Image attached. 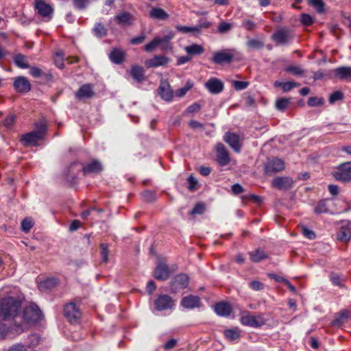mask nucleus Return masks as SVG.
<instances>
[{
    "label": "nucleus",
    "mask_w": 351,
    "mask_h": 351,
    "mask_svg": "<svg viewBox=\"0 0 351 351\" xmlns=\"http://www.w3.org/2000/svg\"><path fill=\"white\" fill-rule=\"evenodd\" d=\"M333 176L336 180L348 183L351 182V161L339 165Z\"/></svg>",
    "instance_id": "7"
},
{
    "label": "nucleus",
    "mask_w": 351,
    "mask_h": 351,
    "mask_svg": "<svg viewBox=\"0 0 351 351\" xmlns=\"http://www.w3.org/2000/svg\"><path fill=\"white\" fill-rule=\"evenodd\" d=\"M307 104L311 107L320 106L324 104V99L322 97H311L308 98Z\"/></svg>",
    "instance_id": "52"
},
{
    "label": "nucleus",
    "mask_w": 351,
    "mask_h": 351,
    "mask_svg": "<svg viewBox=\"0 0 351 351\" xmlns=\"http://www.w3.org/2000/svg\"><path fill=\"white\" fill-rule=\"evenodd\" d=\"M92 32L97 38H101L107 36L108 29L102 23H96L92 29Z\"/></svg>",
    "instance_id": "32"
},
{
    "label": "nucleus",
    "mask_w": 351,
    "mask_h": 351,
    "mask_svg": "<svg viewBox=\"0 0 351 351\" xmlns=\"http://www.w3.org/2000/svg\"><path fill=\"white\" fill-rule=\"evenodd\" d=\"M29 73L33 77L39 78V77H43V72L40 68H38L37 66H29Z\"/></svg>",
    "instance_id": "60"
},
{
    "label": "nucleus",
    "mask_w": 351,
    "mask_h": 351,
    "mask_svg": "<svg viewBox=\"0 0 351 351\" xmlns=\"http://www.w3.org/2000/svg\"><path fill=\"white\" fill-rule=\"evenodd\" d=\"M285 71L287 73H291L295 75H300L303 73V71L298 66H289L285 68Z\"/></svg>",
    "instance_id": "62"
},
{
    "label": "nucleus",
    "mask_w": 351,
    "mask_h": 351,
    "mask_svg": "<svg viewBox=\"0 0 351 351\" xmlns=\"http://www.w3.org/2000/svg\"><path fill=\"white\" fill-rule=\"evenodd\" d=\"M149 15L151 18L158 20H166L169 18L168 13L160 8H152Z\"/></svg>",
    "instance_id": "31"
},
{
    "label": "nucleus",
    "mask_w": 351,
    "mask_h": 351,
    "mask_svg": "<svg viewBox=\"0 0 351 351\" xmlns=\"http://www.w3.org/2000/svg\"><path fill=\"white\" fill-rule=\"evenodd\" d=\"M35 127L36 130H35L34 131L36 132H39V136L41 137V138H43L47 130L46 123L44 121H40L35 124Z\"/></svg>",
    "instance_id": "50"
},
{
    "label": "nucleus",
    "mask_w": 351,
    "mask_h": 351,
    "mask_svg": "<svg viewBox=\"0 0 351 351\" xmlns=\"http://www.w3.org/2000/svg\"><path fill=\"white\" fill-rule=\"evenodd\" d=\"M155 308L157 311H166L174 306V302L168 295H160L154 301Z\"/></svg>",
    "instance_id": "15"
},
{
    "label": "nucleus",
    "mask_w": 351,
    "mask_h": 351,
    "mask_svg": "<svg viewBox=\"0 0 351 351\" xmlns=\"http://www.w3.org/2000/svg\"><path fill=\"white\" fill-rule=\"evenodd\" d=\"M158 46V41L157 40L156 37H155L151 42L144 46V50L147 52H152Z\"/></svg>",
    "instance_id": "57"
},
{
    "label": "nucleus",
    "mask_w": 351,
    "mask_h": 351,
    "mask_svg": "<svg viewBox=\"0 0 351 351\" xmlns=\"http://www.w3.org/2000/svg\"><path fill=\"white\" fill-rule=\"evenodd\" d=\"M22 300L19 296H0V339L5 338L8 332L24 331V324L19 322Z\"/></svg>",
    "instance_id": "1"
},
{
    "label": "nucleus",
    "mask_w": 351,
    "mask_h": 351,
    "mask_svg": "<svg viewBox=\"0 0 351 351\" xmlns=\"http://www.w3.org/2000/svg\"><path fill=\"white\" fill-rule=\"evenodd\" d=\"M43 317V314L39 308L35 304H29L21 313V318H19V322L24 324V330L28 324H32L40 321Z\"/></svg>",
    "instance_id": "2"
},
{
    "label": "nucleus",
    "mask_w": 351,
    "mask_h": 351,
    "mask_svg": "<svg viewBox=\"0 0 351 351\" xmlns=\"http://www.w3.org/2000/svg\"><path fill=\"white\" fill-rule=\"evenodd\" d=\"M274 85L276 86H280L284 92H288L293 89L294 87L299 86V84L294 82H276Z\"/></svg>",
    "instance_id": "44"
},
{
    "label": "nucleus",
    "mask_w": 351,
    "mask_h": 351,
    "mask_svg": "<svg viewBox=\"0 0 351 351\" xmlns=\"http://www.w3.org/2000/svg\"><path fill=\"white\" fill-rule=\"evenodd\" d=\"M34 9L44 21L49 22L52 19L54 9L51 4L46 3L44 0H35Z\"/></svg>",
    "instance_id": "4"
},
{
    "label": "nucleus",
    "mask_w": 351,
    "mask_h": 351,
    "mask_svg": "<svg viewBox=\"0 0 351 351\" xmlns=\"http://www.w3.org/2000/svg\"><path fill=\"white\" fill-rule=\"evenodd\" d=\"M234 58L233 50L231 49H226L214 52L211 58V61L215 64L222 65L231 63Z\"/></svg>",
    "instance_id": "8"
},
{
    "label": "nucleus",
    "mask_w": 351,
    "mask_h": 351,
    "mask_svg": "<svg viewBox=\"0 0 351 351\" xmlns=\"http://www.w3.org/2000/svg\"><path fill=\"white\" fill-rule=\"evenodd\" d=\"M193 86L194 82L191 80H188L183 87L178 88L176 91V96L178 97H184L186 93L193 87Z\"/></svg>",
    "instance_id": "35"
},
{
    "label": "nucleus",
    "mask_w": 351,
    "mask_h": 351,
    "mask_svg": "<svg viewBox=\"0 0 351 351\" xmlns=\"http://www.w3.org/2000/svg\"><path fill=\"white\" fill-rule=\"evenodd\" d=\"M205 88L208 91L213 95H217L224 90L223 82L217 77H210L204 84Z\"/></svg>",
    "instance_id": "12"
},
{
    "label": "nucleus",
    "mask_w": 351,
    "mask_h": 351,
    "mask_svg": "<svg viewBox=\"0 0 351 351\" xmlns=\"http://www.w3.org/2000/svg\"><path fill=\"white\" fill-rule=\"evenodd\" d=\"M290 104V99L288 98L280 97L276 101V108L280 112H285Z\"/></svg>",
    "instance_id": "42"
},
{
    "label": "nucleus",
    "mask_w": 351,
    "mask_h": 351,
    "mask_svg": "<svg viewBox=\"0 0 351 351\" xmlns=\"http://www.w3.org/2000/svg\"><path fill=\"white\" fill-rule=\"evenodd\" d=\"M13 62L14 64L20 69H24L29 68V64H28L27 58L21 53L14 55L13 57Z\"/></svg>",
    "instance_id": "33"
},
{
    "label": "nucleus",
    "mask_w": 351,
    "mask_h": 351,
    "mask_svg": "<svg viewBox=\"0 0 351 351\" xmlns=\"http://www.w3.org/2000/svg\"><path fill=\"white\" fill-rule=\"evenodd\" d=\"M246 45L252 49H260L263 47L264 43L259 39L251 38L247 41Z\"/></svg>",
    "instance_id": "45"
},
{
    "label": "nucleus",
    "mask_w": 351,
    "mask_h": 351,
    "mask_svg": "<svg viewBox=\"0 0 351 351\" xmlns=\"http://www.w3.org/2000/svg\"><path fill=\"white\" fill-rule=\"evenodd\" d=\"M205 211V206L203 203L199 202L195 205L193 208L190 211L191 215L202 214Z\"/></svg>",
    "instance_id": "59"
},
{
    "label": "nucleus",
    "mask_w": 351,
    "mask_h": 351,
    "mask_svg": "<svg viewBox=\"0 0 351 351\" xmlns=\"http://www.w3.org/2000/svg\"><path fill=\"white\" fill-rule=\"evenodd\" d=\"M224 141L227 143L236 152H240L241 143L239 136L232 132H226L224 136Z\"/></svg>",
    "instance_id": "23"
},
{
    "label": "nucleus",
    "mask_w": 351,
    "mask_h": 351,
    "mask_svg": "<svg viewBox=\"0 0 351 351\" xmlns=\"http://www.w3.org/2000/svg\"><path fill=\"white\" fill-rule=\"evenodd\" d=\"M201 304L200 299L197 296L189 295L184 297L181 301V305L188 309L199 307Z\"/></svg>",
    "instance_id": "26"
},
{
    "label": "nucleus",
    "mask_w": 351,
    "mask_h": 351,
    "mask_svg": "<svg viewBox=\"0 0 351 351\" xmlns=\"http://www.w3.org/2000/svg\"><path fill=\"white\" fill-rule=\"evenodd\" d=\"M93 88L94 85L92 84H83L75 93V97L80 100L92 98L95 95Z\"/></svg>",
    "instance_id": "21"
},
{
    "label": "nucleus",
    "mask_w": 351,
    "mask_h": 351,
    "mask_svg": "<svg viewBox=\"0 0 351 351\" xmlns=\"http://www.w3.org/2000/svg\"><path fill=\"white\" fill-rule=\"evenodd\" d=\"M189 285V277L184 274L176 276L171 282V289L173 292L186 288Z\"/></svg>",
    "instance_id": "18"
},
{
    "label": "nucleus",
    "mask_w": 351,
    "mask_h": 351,
    "mask_svg": "<svg viewBox=\"0 0 351 351\" xmlns=\"http://www.w3.org/2000/svg\"><path fill=\"white\" fill-rule=\"evenodd\" d=\"M328 199H322L319 201L314 208V211L317 214L327 213L329 211L327 204Z\"/></svg>",
    "instance_id": "38"
},
{
    "label": "nucleus",
    "mask_w": 351,
    "mask_h": 351,
    "mask_svg": "<svg viewBox=\"0 0 351 351\" xmlns=\"http://www.w3.org/2000/svg\"><path fill=\"white\" fill-rule=\"evenodd\" d=\"M301 230H302V233L306 238H307L310 240H313L316 238L315 233L312 230L307 228L306 226H302Z\"/></svg>",
    "instance_id": "55"
},
{
    "label": "nucleus",
    "mask_w": 351,
    "mask_h": 351,
    "mask_svg": "<svg viewBox=\"0 0 351 351\" xmlns=\"http://www.w3.org/2000/svg\"><path fill=\"white\" fill-rule=\"evenodd\" d=\"M250 256L252 261L255 263L260 262L267 257L266 253L260 249L251 252Z\"/></svg>",
    "instance_id": "36"
},
{
    "label": "nucleus",
    "mask_w": 351,
    "mask_h": 351,
    "mask_svg": "<svg viewBox=\"0 0 351 351\" xmlns=\"http://www.w3.org/2000/svg\"><path fill=\"white\" fill-rule=\"evenodd\" d=\"M54 63L57 67L59 69H64V53L62 51H60L56 53V58L54 59Z\"/></svg>",
    "instance_id": "54"
},
{
    "label": "nucleus",
    "mask_w": 351,
    "mask_h": 351,
    "mask_svg": "<svg viewBox=\"0 0 351 351\" xmlns=\"http://www.w3.org/2000/svg\"><path fill=\"white\" fill-rule=\"evenodd\" d=\"M132 78L137 82H141L145 80V70L143 67L138 65H134L130 71Z\"/></svg>",
    "instance_id": "30"
},
{
    "label": "nucleus",
    "mask_w": 351,
    "mask_h": 351,
    "mask_svg": "<svg viewBox=\"0 0 351 351\" xmlns=\"http://www.w3.org/2000/svg\"><path fill=\"white\" fill-rule=\"evenodd\" d=\"M170 276L168 266L164 263H158L154 271V277L159 280H166Z\"/></svg>",
    "instance_id": "24"
},
{
    "label": "nucleus",
    "mask_w": 351,
    "mask_h": 351,
    "mask_svg": "<svg viewBox=\"0 0 351 351\" xmlns=\"http://www.w3.org/2000/svg\"><path fill=\"white\" fill-rule=\"evenodd\" d=\"M241 322L244 326L257 328L265 325L267 319L262 315H252L247 314L241 317Z\"/></svg>",
    "instance_id": "10"
},
{
    "label": "nucleus",
    "mask_w": 351,
    "mask_h": 351,
    "mask_svg": "<svg viewBox=\"0 0 351 351\" xmlns=\"http://www.w3.org/2000/svg\"><path fill=\"white\" fill-rule=\"evenodd\" d=\"M343 99V94L340 90H336L330 95L328 101L330 104H334L337 101H341Z\"/></svg>",
    "instance_id": "51"
},
{
    "label": "nucleus",
    "mask_w": 351,
    "mask_h": 351,
    "mask_svg": "<svg viewBox=\"0 0 351 351\" xmlns=\"http://www.w3.org/2000/svg\"><path fill=\"white\" fill-rule=\"evenodd\" d=\"M335 77L341 80L351 81V67L350 66H339L332 71Z\"/></svg>",
    "instance_id": "27"
},
{
    "label": "nucleus",
    "mask_w": 351,
    "mask_h": 351,
    "mask_svg": "<svg viewBox=\"0 0 351 351\" xmlns=\"http://www.w3.org/2000/svg\"><path fill=\"white\" fill-rule=\"evenodd\" d=\"M271 38L276 45H285L292 43L293 36L287 28L280 27L272 34Z\"/></svg>",
    "instance_id": "5"
},
{
    "label": "nucleus",
    "mask_w": 351,
    "mask_h": 351,
    "mask_svg": "<svg viewBox=\"0 0 351 351\" xmlns=\"http://www.w3.org/2000/svg\"><path fill=\"white\" fill-rule=\"evenodd\" d=\"M72 3L75 9L84 10L87 8L90 1L89 0H72Z\"/></svg>",
    "instance_id": "48"
},
{
    "label": "nucleus",
    "mask_w": 351,
    "mask_h": 351,
    "mask_svg": "<svg viewBox=\"0 0 351 351\" xmlns=\"http://www.w3.org/2000/svg\"><path fill=\"white\" fill-rule=\"evenodd\" d=\"M126 53L125 51L120 48H113L110 53L108 58L110 60L115 64H121L125 61Z\"/></svg>",
    "instance_id": "22"
},
{
    "label": "nucleus",
    "mask_w": 351,
    "mask_h": 351,
    "mask_svg": "<svg viewBox=\"0 0 351 351\" xmlns=\"http://www.w3.org/2000/svg\"><path fill=\"white\" fill-rule=\"evenodd\" d=\"M144 201L147 202H154L156 200V193L152 190H145L141 193Z\"/></svg>",
    "instance_id": "47"
},
{
    "label": "nucleus",
    "mask_w": 351,
    "mask_h": 351,
    "mask_svg": "<svg viewBox=\"0 0 351 351\" xmlns=\"http://www.w3.org/2000/svg\"><path fill=\"white\" fill-rule=\"evenodd\" d=\"M134 16L128 11H122L114 17V21L121 27H130L134 23Z\"/></svg>",
    "instance_id": "13"
},
{
    "label": "nucleus",
    "mask_w": 351,
    "mask_h": 351,
    "mask_svg": "<svg viewBox=\"0 0 351 351\" xmlns=\"http://www.w3.org/2000/svg\"><path fill=\"white\" fill-rule=\"evenodd\" d=\"M232 28V24L225 21L219 22L217 26V32L224 34L229 32Z\"/></svg>",
    "instance_id": "43"
},
{
    "label": "nucleus",
    "mask_w": 351,
    "mask_h": 351,
    "mask_svg": "<svg viewBox=\"0 0 351 351\" xmlns=\"http://www.w3.org/2000/svg\"><path fill=\"white\" fill-rule=\"evenodd\" d=\"M174 36V32L169 31L168 34L165 35L163 37H156L159 46L162 45L163 48H167V45H169L170 40L173 39Z\"/></svg>",
    "instance_id": "39"
},
{
    "label": "nucleus",
    "mask_w": 351,
    "mask_h": 351,
    "mask_svg": "<svg viewBox=\"0 0 351 351\" xmlns=\"http://www.w3.org/2000/svg\"><path fill=\"white\" fill-rule=\"evenodd\" d=\"M224 336L229 341H234L239 338V332L235 330L228 329L224 330Z\"/></svg>",
    "instance_id": "49"
},
{
    "label": "nucleus",
    "mask_w": 351,
    "mask_h": 351,
    "mask_svg": "<svg viewBox=\"0 0 351 351\" xmlns=\"http://www.w3.org/2000/svg\"><path fill=\"white\" fill-rule=\"evenodd\" d=\"M108 245L106 243L101 244V256L102 258V261L104 263H107L108 261Z\"/></svg>",
    "instance_id": "56"
},
{
    "label": "nucleus",
    "mask_w": 351,
    "mask_h": 351,
    "mask_svg": "<svg viewBox=\"0 0 351 351\" xmlns=\"http://www.w3.org/2000/svg\"><path fill=\"white\" fill-rule=\"evenodd\" d=\"M232 85L237 90H241L247 88L249 82L245 81L234 80L232 82Z\"/></svg>",
    "instance_id": "61"
},
{
    "label": "nucleus",
    "mask_w": 351,
    "mask_h": 351,
    "mask_svg": "<svg viewBox=\"0 0 351 351\" xmlns=\"http://www.w3.org/2000/svg\"><path fill=\"white\" fill-rule=\"evenodd\" d=\"M184 50L189 56H199L204 52V47L198 44H192L186 46Z\"/></svg>",
    "instance_id": "34"
},
{
    "label": "nucleus",
    "mask_w": 351,
    "mask_h": 351,
    "mask_svg": "<svg viewBox=\"0 0 351 351\" xmlns=\"http://www.w3.org/2000/svg\"><path fill=\"white\" fill-rule=\"evenodd\" d=\"M16 117L15 115L10 114L7 116L3 121V124L6 128H10L14 121H15Z\"/></svg>",
    "instance_id": "63"
},
{
    "label": "nucleus",
    "mask_w": 351,
    "mask_h": 351,
    "mask_svg": "<svg viewBox=\"0 0 351 351\" xmlns=\"http://www.w3.org/2000/svg\"><path fill=\"white\" fill-rule=\"evenodd\" d=\"M308 4L319 14L325 12V3L322 0H308Z\"/></svg>",
    "instance_id": "40"
},
{
    "label": "nucleus",
    "mask_w": 351,
    "mask_h": 351,
    "mask_svg": "<svg viewBox=\"0 0 351 351\" xmlns=\"http://www.w3.org/2000/svg\"><path fill=\"white\" fill-rule=\"evenodd\" d=\"M158 93L162 99L170 102L173 99V91L167 82H162L158 88Z\"/></svg>",
    "instance_id": "19"
},
{
    "label": "nucleus",
    "mask_w": 351,
    "mask_h": 351,
    "mask_svg": "<svg viewBox=\"0 0 351 351\" xmlns=\"http://www.w3.org/2000/svg\"><path fill=\"white\" fill-rule=\"evenodd\" d=\"M294 181L290 177L278 176L271 181V186L280 191H287L293 187Z\"/></svg>",
    "instance_id": "11"
},
{
    "label": "nucleus",
    "mask_w": 351,
    "mask_h": 351,
    "mask_svg": "<svg viewBox=\"0 0 351 351\" xmlns=\"http://www.w3.org/2000/svg\"><path fill=\"white\" fill-rule=\"evenodd\" d=\"M197 25L201 29L203 30L210 28L212 24L207 19L201 18L198 20Z\"/></svg>",
    "instance_id": "64"
},
{
    "label": "nucleus",
    "mask_w": 351,
    "mask_h": 351,
    "mask_svg": "<svg viewBox=\"0 0 351 351\" xmlns=\"http://www.w3.org/2000/svg\"><path fill=\"white\" fill-rule=\"evenodd\" d=\"M215 311L220 316H228L232 311L231 306L228 302H221L215 306Z\"/></svg>",
    "instance_id": "29"
},
{
    "label": "nucleus",
    "mask_w": 351,
    "mask_h": 351,
    "mask_svg": "<svg viewBox=\"0 0 351 351\" xmlns=\"http://www.w3.org/2000/svg\"><path fill=\"white\" fill-rule=\"evenodd\" d=\"M169 62V58L162 55H156L152 59L147 60L145 65L147 68H156L165 66Z\"/></svg>",
    "instance_id": "25"
},
{
    "label": "nucleus",
    "mask_w": 351,
    "mask_h": 351,
    "mask_svg": "<svg viewBox=\"0 0 351 351\" xmlns=\"http://www.w3.org/2000/svg\"><path fill=\"white\" fill-rule=\"evenodd\" d=\"M216 160L218 164L221 167L228 165L230 161V158L228 152L224 145L219 143L216 146Z\"/></svg>",
    "instance_id": "16"
},
{
    "label": "nucleus",
    "mask_w": 351,
    "mask_h": 351,
    "mask_svg": "<svg viewBox=\"0 0 351 351\" xmlns=\"http://www.w3.org/2000/svg\"><path fill=\"white\" fill-rule=\"evenodd\" d=\"M187 182H188L187 188L189 191H193L197 189L198 186H199L198 181L192 175L189 176V178H187Z\"/></svg>",
    "instance_id": "53"
},
{
    "label": "nucleus",
    "mask_w": 351,
    "mask_h": 351,
    "mask_svg": "<svg viewBox=\"0 0 351 351\" xmlns=\"http://www.w3.org/2000/svg\"><path fill=\"white\" fill-rule=\"evenodd\" d=\"M102 210L101 209H96L95 208H90L85 210L81 213V217L84 219L88 217L91 218L100 217L99 214Z\"/></svg>",
    "instance_id": "37"
},
{
    "label": "nucleus",
    "mask_w": 351,
    "mask_h": 351,
    "mask_svg": "<svg viewBox=\"0 0 351 351\" xmlns=\"http://www.w3.org/2000/svg\"><path fill=\"white\" fill-rule=\"evenodd\" d=\"M57 285V280L56 278H48L43 282H41L39 285V289L40 290H47L51 289L56 287Z\"/></svg>",
    "instance_id": "41"
},
{
    "label": "nucleus",
    "mask_w": 351,
    "mask_h": 351,
    "mask_svg": "<svg viewBox=\"0 0 351 351\" xmlns=\"http://www.w3.org/2000/svg\"><path fill=\"white\" fill-rule=\"evenodd\" d=\"M83 163L79 161H74L64 170V175L65 180L71 185H74L78 183V176L80 173H82Z\"/></svg>",
    "instance_id": "3"
},
{
    "label": "nucleus",
    "mask_w": 351,
    "mask_h": 351,
    "mask_svg": "<svg viewBox=\"0 0 351 351\" xmlns=\"http://www.w3.org/2000/svg\"><path fill=\"white\" fill-rule=\"evenodd\" d=\"M104 170V167L100 160L96 158L90 159L88 162L83 163L82 175L84 176L97 175Z\"/></svg>",
    "instance_id": "9"
},
{
    "label": "nucleus",
    "mask_w": 351,
    "mask_h": 351,
    "mask_svg": "<svg viewBox=\"0 0 351 351\" xmlns=\"http://www.w3.org/2000/svg\"><path fill=\"white\" fill-rule=\"evenodd\" d=\"M65 317L72 324H76L80 318L81 313L73 302L66 304L64 309Z\"/></svg>",
    "instance_id": "14"
},
{
    "label": "nucleus",
    "mask_w": 351,
    "mask_h": 351,
    "mask_svg": "<svg viewBox=\"0 0 351 351\" xmlns=\"http://www.w3.org/2000/svg\"><path fill=\"white\" fill-rule=\"evenodd\" d=\"M39 135V132H36L33 130L23 134L20 138V142L24 146H36L38 145V141L43 139Z\"/></svg>",
    "instance_id": "20"
},
{
    "label": "nucleus",
    "mask_w": 351,
    "mask_h": 351,
    "mask_svg": "<svg viewBox=\"0 0 351 351\" xmlns=\"http://www.w3.org/2000/svg\"><path fill=\"white\" fill-rule=\"evenodd\" d=\"M284 169V160L276 157L268 158L264 165V172L267 176H272Z\"/></svg>",
    "instance_id": "6"
},
{
    "label": "nucleus",
    "mask_w": 351,
    "mask_h": 351,
    "mask_svg": "<svg viewBox=\"0 0 351 351\" xmlns=\"http://www.w3.org/2000/svg\"><path fill=\"white\" fill-rule=\"evenodd\" d=\"M13 86L14 90L20 93H25L31 90L32 86L29 81L24 76H19L14 78Z\"/></svg>",
    "instance_id": "17"
},
{
    "label": "nucleus",
    "mask_w": 351,
    "mask_h": 351,
    "mask_svg": "<svg viewBox=\"0 0 351 351\" xmlns=\"http://www.w3.org/2000/svg\"><path fill=\"white\" fill-rule=\"evenodd\" d=\"M347 317H348L347 311H342L340 313V315L332 321V325L340 327L345 323Z\"/></svg>",
    "instance_id": "46"
},
{
    "label": "nucleus",
    "mask_w": 351,
    "mask_h": 351,
    "mask_svg": "<svg viewBox=\"0 0 351 351\" xmlns=\"http://www.w3.org/2000/svg\"><path fill=\"white\" fill-rule=\"evenodd\" d=\"M301 23L305 26H309L313 23V17L308 14H302L300 18Z\"/></svg>",
    "instance_id": "58"
},
{
    "label": "nucleus",
    "mask_w": 351,
    "mask_h": 351,
    "mask_svg": "<svg viewBox=\"0 0 351 351\" xmlns=\"http://www.w3.org/2000/svg\"><path fill=\"white\" fill-rule=\"evenodd\" d=\"M337 239L340 241L347 243L351 238V221H348L347 225L341 228L337 233Z\"/></svg>",
    "instance_id": "28"
}]
</instances>
